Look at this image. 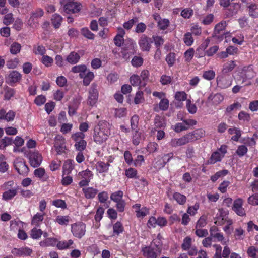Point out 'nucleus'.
<instances>
[{
	"label": "nucleus",
	"mask_w": 258,
	"mask_h": 258,
	"mask_svg": "<svg viewBox=\"0 0 258 258\" xmlns=\"http://www.w3.org/2000/svg\"><path fill=\"white\" fill-rule=\"evenodd\" d=\"M236 67L234 61L231 60L224 63L221 72V75L219 77V81L224 88H227L232 84V77L229 74Z\"/></svg>",
	"instance_id": "nucleus-1"
},
{
	"label": "nucleus",
	"mask_w": 258,
	"mask_h": 258,
	"mask_svg": "<svg viewBox=\"0 0 258 258\" xmlns=\"http://www.w3.org/2000/svg\"><path fill=\"white\" fill-rule=\"evenodd\" d=\"M110 132L106 123H99L94 129L93 139L97 144H101L106 141Z\"/></svg>",
	"instance_id": "nucleus-2"
},
{
	"label": "nucleus",
	"mask_w": 258,
	"mask_h": 258,
	"mask_svg": "<svg viewBox=\"0 0 258 258\" xmlns=\"http://www.w3.org/2000/svg\"><path fill=\"white\" fill-rule=\"evenodd\" d=\"M162 244L160 241L154 240L149 246L143 248L142 251L146 258H157L162 251Z\"/></svg>",
	"instance_id": "nucleus-3"
},
{
	"label": "nucleus",
	"mask_w": 258,
	"mask_h": 258,
	"mask_svg": "<svg viewBox=\"0 0 258 258\" xmlns=\"http://www.w3.org/2000/svg\"><path fill=\"white\" fill-rule=\"evenodd\" d=\"M60 4L63 6V11L67 14L78 13L82 8L81 4L74 0H61Z\"/></svg>",
	"instance_id": "nucleus-4"
},
{
	"label": "nucleus",
	"mask_w": 258,
	"mask_h": 258,
	"mask_svg": "<svg viewBox=\"0 0 258 258\" xmlns=\"http://www.w3.org/2000/svg\"><path fill=\"white\" fill-rule=\"evenodd\" d=\"M135 44V43L131 39H126L123 42L121 53L124 59L127 60L130 55L134 54Z\"/></svg>",
	"instance_id": "nucleus-5"
},
{
	"label": "nucleus",
	"mask_w": 258,
	"mask_h": 258,
	"mask_svg": "<svg viewBox=\"0 0 258 258\" xmlns=\"http://www.w3.org/2000/svg\"><path fill=\"white\" fill-rule=\"evenodd\" d=\"M88 97V104L93 106L97 102L98 98V86L95 83L91 84L89 91Z\"/></svg>",
	"instance_id": "nucleus-6"
},
{
	"label": "nucleus",
	"mask_w": 258,
	"mask_h": 258,
	"mask_svg": "<svg viewBox=\"0 0 258 258\" xmlns=\"http://www.w3.org/2000/svg\"><path fill=\"white\" fill-rule=\"evenodd\" d=\"M73 235L79 239L84 236L86 233V225L83 223H74L71 226Z\"/></svg>",
	"instance_id": "nucleus-7"
},
{
	"label": "nucleus",
	"mask_w": 258,
	"mask_h": 258,
	"mask_svg": "<svg viewBox=\"0 0 258 258\" xmlns=\"http://www.w3.org/2000/svg\"><path fill=\"white\" fill-rule=\"evenodd\" d=\"M30 165L34 168L39 166L42 161V157L38 151L30 152L28 154Z\"/></svg>",
	"instance_id": "nucleus-8"
},
{
	"label": "nucleus",
	"mask_w": 258,
	"mask_h": 258,
	"mask_svg": "<svg viewBox=\"0 0 258 258\" xmlns=\"http://www.w3.org/2000/svg\"><path fill=\"white\" fill-rule=\"evenodd\" d=\"M227 26L226 22L222 21L216 24L214 28L213 37L218 39H223L224 34V30Z\"/></svg>",
	"instance_id": "nucleus-9"
},
{
	"label": "nucleus",
	"mask_w": 258,
	"mask_h": 258,
	"mask_svg": "<svg viewBox=\"0 0 258 258\" xmlns=\"http://www.w3.org/2000/svg\"><path fill=\"white\" fill-rule=\"evenodd\" d=\"M152 43V39L145 35H143L139 41L140 47L144 51H149Z\"/></svg>",
	"instance_id": "nucleus-10"
},
{
	"label": "nucleus",
	"mask_w": 258,
	"mask_h": 258,
	"mask_svg": "<svg viewBox=\"0 0 258 258\" xmlns=\"http://www.w3.org/2000/svg\"><path fill=\"white\" fill-rule=\"evenodd\" d=\"M14 167L19 174L24 176H26L29 170L26 163L22 160L15 161Z\"/></svg>",
	"instance_id": "nucleus-11"
},
{
	"label": "nucleus",
	"mask_w": 258,
	"mask_h": 258,
	"mask_svg": "<svg viewBox=\"0 0 258 258\" xmlns=\"http://www.w3.org/2000/svg\"><path fill=\"white\" fill-rule=\"evenodd\" d=\"M191 142L188 134L179 139H172L170 141V145L173 147H177L184 145L188 143Z\"/></svg>",
	"instance_id": "nucleus-12"
},
{
	"label": "nucleus",
	"mask_w": 258,
	"mask_h": 258,
	"mask_svg": "<svg viewBox=\"0 0 258 258\" xmlns=\"http://www.w3.org/2000/svg\"><path fill=\"white\" fill-rule=\"evenodd\" d=\"M15 116V112L12 110H10L7 112L5 109H0V120L11 122L14 120Z\"/></svg>",
	"instance_id": "nucleus-13"
},
{
	"label": "nucleus",
	"mask_w": 258,
	"mask_h": 258,
	"mask_svg": "<svg viewBox=\"0 0 258 258\" xmlns=\"http://www.w3.org/2000/svg\"><path fill=\"white\" fill-rule=\"evenodd\" d=\"M243 200L238 198L234 201L232 207L233 210L239 216H243L245 215V211L242 207Z\"/></svg>",
	"instance_id": "nucleus-14"
},
{
	"label": "nucleus",
	"mask_w": 258,
	"mask_h": 258,
	"mask_svg": "<svg viewBox=\"0 0 258 258\" xmlns=\"http://www.w3.org/2000/svg\"><path fill=\"white\" fill-rule=\"evenodd\" d=\"M43 14L44 12L41 8H38L35 11H33L31 13L30 18L29 20V22L30 23V24H32V23L33 24L37 23V19L42 17Z\"/></svg>",
	"instance_id": "nucleus-15"
},
{
	"label": "nucleus",
	"mask_w": 258,
	"mask_h": 258,
	"mask_svg": "<svg viewBox=\"0 0 258 258\" xmlns=\"http://www.w3.org/2000/svg\"><path fill=\"white\" fill-rule=\"evenodd\" d=\"M248 15L252 18H258V5L254 3H248L247 5Z\"/></svg>",
	"instance_id": "nucleus-16"
},
{
	"label": "nucleus",
	"mask_w": 258,
	"mask_h": 258,
	"mask_svg": "<svg viewBox=\"0 0 258 258\" xmlns=\"http://www.w3.org/2000/svg\"><path fill=\"white\" fill-rule=\"evenodd\" d=\"M191 142L202 138L205 135V131L202 129H197L188 134Z\"/></svg>",
	"instance_id": "nucleus-17"
},
{
	"label": "nucleus",
	"mask_w": 258,
	"mask_h": 258,
	"mask_svg": "<svg viewBox=\"0 0 258 258\" xmlns=\"http://www.w3.org/2000/svg\"><path fill=\"white\" fill-rule=\"evenodd\" d=\"M12 253L17 256H29L32 252V250L27 247L21 248H14L12 251Z\"/></svg>",
	"instance_id": "nucleus-18"
},
{
	"label": "nucleus",
	"mask_w": 258,
	"mask_h": 258,
	"mask_svg": "<svg viewBox=\"0 0 258 258\" xmlns=\"http://www.w3.org/2000/svg\"><path fill=\"white\" fill-rule=\"evenodd\" d=\"M83 194L86 199L94 198L98 192V190L93 187H85L82 189Z\"/></svg>",
	"instance_id": "nucleus-19"
},
{
	"label": "nucleus",
	"mask_w": 258,
	"mask_h": 258,
	"mask_svg": "<svg viewBox=\"0 0 258 258\" xmlns=\"http://www.w3.org/2000/svg\"><path fill=\"white\" fill-rule=\"evenodd\" d=\"M58 242L57 239L55 238H47L45 240L40 242L39 244L41 246H57Z\"/></svg>",
	"instance_id": "nucleus-20"
},
{
	"label": "nucleus",
	"mask_w": 258,
	"mask_h": 258,
	"mask_svg": "<svg viewBox=\"0 0 258 258\" xmlns=\"http://www.w3.org/2000/svg\"><path fill=\"white\" fill-rule=\"evenodd\" d=\"M62 19V17L58 14H54L52 15L51 23L55 28L57 29L60 27Z\"/></svg>",
	"instance_id": "nucleus-21"
},
{
	"label": "nucleus",
	"mask_w": 258,
	"mask_h": 258,
	"mask_svg": "<svg viewBox=\"0 0 258 258\" xmlns=\"http://www.w3.org/2000/svg\"><path fill=\"white\" fill-rule=\"evenodd\" d=\"M223 157V155H221L218 151L214 152L208 160V163L210 164H214L217 162L220 161Z\"/></svg>",
	"instance_id": "nucleus-22"
},
{
	"label": "nucleus",
	"mask_w": 258,
	"mask_h": 258,
	"mask_svg": "<svg viewBox=\"0 0 258 258\" xmlns=\"http://www.w3.org/2000/svg\"><path fill=\"white\" fill-rule=\"evenodd\" d=\"M80 58V55L74 51L71 52L67 56L66 60L72 64L77 63Z\"/></svg>",
	"instance_id": "nucleus-23"
},
{
	"label": "nucleus",
	"mask_w": 258,
	"mask_h": 258,
	"mask_svg": "<svg viewBox=\"0 0 258 258\" xmlns=\"http://www.w3.org/2000/svg\"><path fill=\"white\" fill-rule=\"evenodd\" d=\"M21 74L17 71H12L8 76V79L11 83L18 82L21 79Z\"/></svg>",
	"instance_id": "nucleus-24"
},
{
	"label": "nucleus",
	"mask_w": 258,
	"mask_h": 258,
	"mask_svg": "<svg viewBox=\"0 0 258 258\" xmlns=\"http://www.w3.org/2000/svg\"><path fill=\"white\" fill-rule=\"evenodd\" d=\"M87 71V67L85 65H77L72 68V72L74 73H80L79 76L82 78L85 75V72Z\"/></svg>",
	"instance_id": "nucleus-25"
},
{
	"label": "nucleus",
	"mask_w": 258,
	"mask_h": 258,
	"mask_svg": "<svg viewBox=\"0 0 258 258\" xmlns=\"http://www.w3.org/2000/svg\"><path fill=\"white\" fill-rule=\"evenodd\" d=\"M110 165L102 161H99L96 164V169L99 173L107 172Z\"/></svg>",
	"instance_id": "nucleus-26"
},
{
	"label": "nucleus",
	"mask_w": 258,
	"mask_h": 258,
	"mask_svg": "<svg viewBox=\"0 0 258 258\" xmlns=\"http://www.w3.org/2000/svg\"><path fill=\"white\" fill-rule=\"evenodd\" d=\"M165 126V123L163 118L157 115L154 119V127L153 129L157 131L159 128H164Z\"/></svg>",
	"instance_id": "nucleus-27"
},
{
	"label": "nucleus",
	"mask_w": 258,
	"mask_h": 258,
	"mask_svg": "<svg viewBox=\"0 0 258 258\" xmlns=\"http://www.w3.org/2000/svg\"><path fill=\"white\" fill-rule=\"evenodd\" d=\"M130 82L133 86H137L140 85V87H144L145 83L142 82L140 77L137 75H133L130 77Z\"/></svg>",
	"instance_id": "nucleus-28"
},
{
	"label": "nucleus",
	"mask_w": 258,
	"mask_h": 258,
	"mask_svg": "<svg viewBox=\"0 0 258 258\" xmlns=\"http://www.w3.org/2000/svg\"><path fill=\"white\" fill-rule=\"evenodd\" d=\"M17 194V189H10L5 191L3 194V199L6 201L11 200Z\"/></svg>",
	"instance_id": "nucleus-29"
},
{
	"label": "nucleus",
	"mask_w": 258,
	"mask_h": 258,
	"mask_svg": "<svg viewBox=\"0 0 258 258\" xmlns=\"http://www.w3.org/2000/svg\"><path fill=\"white\" fill-rule=\"evenodd\" d=\"M224 99L223 96L219 93H217L214 95H210L208 98L209 101H212L213 104L217 105L220 104Z\"/></svg>",
	"instance_id": "nucleus-30"
},
{
	"label": "nucleus",
	"mask_w": 258,
	"mask_h": 258,
	"mask_svg": "<svg viewBox=\"0 0 258 258\" xmlns=\"http://www.w3.org/2000/svg\"><path fill=\"white\" fill-rule=\"evenodd\" d=\"M73 244V241L70 239L68 241H58L57 243V248L59 250H63L68 248Z\"/></svg>",
	"instance_id": "nucleus-31"
},
{
	"label": "nucleus",
	"mask_w": 258,
	"mask_h": 258,
	"mask_svg": "<svg viewBox=\"0 0 258 258\" xmlns=\"http://www.w3.org/2000/svg\"><path fill=\"white\" fill-rule=\"evenodd\" d=\"M73 169V166L71 160H67L63 166V175H68Z\"/></svg>",
	"instance_id": "nucleus-32"
},
{
	"label": "nucleus",
	"mask_w": 258,
	"mask_h": 258,
	"mask_svg": "<svg viewBox=\"0 0 258 258\" xmlns=\"http://www.w3.org/2000/svg\"><path fill=\"white\" fill-rule=\"evenodd\" d=\"M228 133L230 134H235L234 136H232L231 139L234 141H238L239 138L241 135V131L236 127L232 128H229L228 130Z\"/></svg>",
	"instance_id": "nucleus-33"
},
{
	"label": "nucleus",
	"mask_w": 258,
	"mask_h": 258,
	"mask_svg": "<svg viewBox=\"0 0 258 258\" xmlns=\"http://www.w3.org/2000/svg\"><path fill=\"white\" fill-rule=\"evenodd\" d=\"M173 199L180 205H184L186 201V197L179 192H175L173 195Z\"/></svg>",
	"instance_id": "nucleus-34"
},
{
	"label": "nucleus",
	"mask_w": 258,
	"mask_h": 258,
	"mask_svg": "<svg viewBox=\"0 0 258 258\" xmlns=\"http://www.w3.org/2000/svg\"><path fill=\"white\" fill-rule=\"evenodd\" d=\"M70 221V218L68 216H57L55 222L61 225H67Z\"/></svg>",
	"instance_id": "nucleus-35"
},
{
	"label": "nucleus",
	"mask_w": 258,
	"mask_h": 258,
	"mask_svg": "<svg viewBox=\"0 0 258 258\" xmlns=\"http://www.w3.org/2000/svg\"><path fill=\"white\" fill-rule=\"evenodd\" d=\"M81 33L84 37L88 39L93 40L94 39V34L87 27L82 28L81 29Z\"/></svg>",
	"instance_id": "nucleus-36"
},
{
	"label": "nucleus",
	"mask_w": 258,
	"mask_h": 258,
	"mask_svg": "<svg viewBox=\"0 0 258 258\" xmlns=\"http://www.w3.org/2000/svg\"><path fill=\"white\" fill-rule=\"evenodd\" d=\"M123 192L121 190H118L117 191L112 193L110 195V199L111 200L115 202H119L123 200L122 197Z\"/></svg>",
	"instance_id": "nucleus-37"
},
{
	"label": "nucleus",
	"mask_w": 258,
	"mask_h": 258,
	"mask_svg": "<svg viewBox=\"0 0 258 258\" xmlns=\"http://www.w3.org/2000/svg\"><path fill=\"white\" fill-rule=\"evenodd\" d=\"M94 74L93 72L88 71L86 73L85 72V75L83 78V84L85 86L88 85L90 82L93 80L94 78Z\"/></svg>",
	"instance_id": "nucleus-38"
},
{
	"label": "nucleus",
	"mask_w": 258,
	"mask_h": 258,
	"mask_svg": "<svg viewBox=\"0 0 258 258\" xmlns=\"http://www.w3.org/2000/svg\"><path fill=\"white\" fill-rule=\"evenodd\" d=\"M54 148L57 153L59 154H61L64 152L66 149L63 140H62V142L60 143L56 140L54 144Z\"/></svg>",
	"instance_id": "nucleus-39"
},
{
	"label": "nucleus",
	"mask_w": 258,
	"mask_h": 258,
	"mask_svg": "<svg viewBox=\"0 0 258 258\" xmlns=\"http://www.w3.org/2000/svg\"><path fill=\"white\" fill-rule=\"evenodd\" d=\"M43 234V231L36 228H33L30 232V236L33 239H38Z\"/></svg>",
	"instance_id": "nucleus-40"
},
{
	"label": "nucleus",
	"mask_w": 258,
	"mask_h": 258,
	"mask_svg": "<svg viewBox=\"0 0 258 258\" xmlns=\"http://www.w3.org/2000/svg\"><path fill=\"white\" fill-rule=\"evenodd\" d=\"M34 174L36 177L40 179H42L43 181H45L47 179V178H44L45 174V171L43 168H38L35 169L34 172Z\"/></svg>",
	"instance_id": "nucleus-41"
},
{
	"label": "nucleus",
	"mask_w": 258,
	"mask_h": 258,
	"mask_svg": "<svg viewBox=\"0 0 258 258\" xmlns=\"http://www.w3.org/2000/svg\"><path fill=\"white\" fill-rule=\"evenodd\" d=\"M217 229L216 227H213L211 228L210 235L213 237L216 238L219 241H222L223 239V236L220 233L216 232Z\"/></svg>",
	"instance_id": "nucleus-42"
},
{
	"label": "nucleus",
	"mask_w": 258,
	"mask_h": 258,
	"mask_svg": "<svg viewBox=\"0 0 258 258\" xmlns=\"http://www.w3.org/2000/svg\"><path fill=\"white\" fill-rule=\"evenodd\" d=\"M44 219V215L37 213L33 217L32 220V224L36 226H39V223L43 221Z\"/></svg>",
	"instance_id": "nucleus-43"
},
{
	"label": "nucleus",
	"mask_w": 258,
	"mask_h": 258,
	"mask_svg": "<svg viewBox=\"0 0 258 258\" xmlns=\"http://www.w3.org/2000/svg\"><path fill=\"white\" fill-rule=\"evenodd\" d=\"M113 233L118 235L123 231V227L121 222L117 221L113 226Z\"/></svg>",
	"instance_id": "nucleus-44"
},
{
	"label": "nucleus",
	"mask_w": 258,
	"mask_h": 258,
	"mask_svg": "<svg viewBox=\"0 0 258 258\" xmlns=\"http://www.w3.org/2000/svg\"><path fill=\"white\" fill-rule=\"evenodd\" d=\"M21 49V45L17 42L13 43L10 47V52L12 54H17Z\"/></svg>",
	"instance_id": "nucleus-45"
},
{
	"label": "nucleus",
	"mask_w": 258,
	"mask_h": 258,
	"mask_svg": "<svg viewBox=\"0 0 258 258\" xmlns=\"http://www.w3.org/2000/svg\"><path fill=\"white\" fill-rule=\"evenodd\" d=\"M139 116L135 115L132 116L131 119V126L132 130L135 131L136 133H138L137 131L139 122Z\"/></svg>",
	"instance_id": "nucleus-46"
},
{
	"label": "nucleus",
	"mask_w": 258,
	"mask_h": 258,
	"mask_svg": "<svg viewBox=\"0 0 258 258\" xmlns=\"http://www.w3.org/2000/svg\"><path fill=\"white\" fill-rule=\"evenodd\" d=\"M169 21L167 19L159 20L158 21V26L161 30H165L167 28L169 25Z\"/></svg>",
	"instance_id": "nucleus-47"
},
{
	"label": "nucleus",
	"mask_w": 258,
	"mask_h": 258,
	"mask_svg": "<svg viewBox=\"0 0 258 258\" xmlns=\"http://www.w3.org/2000/svg\"><path fill=\"white\" fill-rule=\"evenodd\" d=\"M79 176L83 179L91 180L93 177V174L91 171L87 169L80 172L79 173Z\"/></svg>",
	"instance_id": "nucleus-48"
},
{
	"label": "nucleus",
	"mask_w": 258,
	"mask_h": 258,
	"mask_svg": "<svg viewBox=\"0 0 258 258\" xmlns=\"http://www.w3.org/2000/svg\"><path fill=\"white\" fill-rule=\"evenodd\" d=\"M86 145L87 143L85 140H81V141L76 142L75 147L78 151L81 152L85 149Z\"/></svg>",
	"instance_id": "nucleus-49"
},
{
	"label": "nucleus",
	"mask_w": 258,
	"mask_h": 258,
	"mask_svg": "<svg viewBox=\"0 0 258 258\" xmlns=\"http://www.w3.org/2000/svg\"><path fill=\"white\" fill-rule=\"evenodd\" d=\"M132 64L135 67H139L142 65L143 59L142 57L135 56L132 60Z\"/></svg>",
	"instance_id": "nucleus-50"
},
{
	"label": "nucleus",
	"mask_w": 258,
	"mask_h": 258,
	"mask_svg": "<svg viewBox=\"0 0 258 258\" xmlns=\"http://www.w3.org/2000/svg\"><path fill=\"white\" fill-rule=\"evenodd\" d=\"M127 114V110L125 108H120L116 109L115 110V115L118 118L125 117Z\"/></svg>",
	"instance_id": "nucleus-51"
},
{
	"label": "nucleus",
	"mask_w": 258,
	"mask_h": 258,
	"mask_svg": "<svg viewBox=\"0 0 258 258\" xmlns=\"http://www.w3.org/2000/svg\"><path fill=\"white\" fill-rule=\"evenodd\" d=\"M238 117L240 120L243 121L248 122L250 119V116L249 114L244 111H240L238 114Z\"/></svg>",
	"instance_id": "nucleus-52"
},
{
	"label": "nucleus",
	"mask_w": 258,
	"mask_h": 258,
	"mask_svg": "<svg viewBox=\"0 0 258 258\" xmlns=\"http://www.w3.org/2000/svg\"><path fill=\"white\" fill-rule=\"evenodd\" d=\"M14 19L13 17V14L8 13L5 15L3 19V23L6 25H9L14 22Z\"/></svg>",
	"instance_id": "nucleus-53"
},
{
	"label": "nucleus",
	"mask_w": 258,
	"mask_h": 258,
	"mask_svg": "<svg viewBox=\"0 0 258 258\" xmlns=\"http://www.w3.org/2000/svg\"><path fill=\"white\" fill-rule=\"evenodd\" d=\"M215 73L213 70L205 71L203 74V77L208 80H211L214 78Z\"/></svg>",
	"instance_id": "nucleus-54"
},
{
	"label": "nucleus",
	"mask_w": 258,
	"mask_h": 258,
	"mask_svg": "<svg viewBox=\"0 0 258 258\" xmlns=\"http://www.w3.org/2000/svg\"><path fill=\"white\" fill-rule=\"evenodd\" d=\"M191 245V239L189 237H186L184 240L183 242L181 245L182 248L186 250L189 249Z\"/></svg>",
	"instance_id": "nucleus-55"
},
{
	"label": "nucleus",
	"mask_w": 258,
	"mask_h": 258,
	"mask_svg": "<svg viewBox=\"0 0 258 258\" xmlns=\"http://www.w3.org/2000/svg\"><path fill=\"white\" fill-rule=\"evenodd\" d=\"M247 148L245 145L239 146L236 153L239 157L243 156L247 152Z\"/></svg>",
	"instance_id": "nucleus-56"
},
{
	"label": "nucleus",
	"mask_w": 258,
	"mask_h": 258,
	"mask_svg": "<svg viewBox=\"0 0 258 258\" xmlns=\"http://www.w3.org/2000/svg\"><path fill=\"white\" fill-rule=\"evenodd\" d=\"M41 61L46 67H49L53 62V59L48 55H43L42 57Z\"/></svg>",
	"instance_id": "nucleus-57"
},
{
	"label": "nucleus",
	"mask_w": 258,
	"mask_h": 258,
	"mask_svg": "<svg viewBox=\"0 0 258 258\" xmlns=\"http://www.w3.org/2000/svg\"><path fill=\"white\" fill-rule=\"evenodd\" d=\"M143 93L142 91H139L136 94L134 98V102L136 104L141 103L144 101Z\"/></svg>",
	"instance_id": "nucleus-58"
},
{
	"label": "nucleus",
	"mask_w": 258,
	"mask_h": 258,
	"mask_svg": "<svg viewBox=\"0 0 258 258\" xmlns=\"http://www.w3.org/2000/svg\"><path fill=\"white\" fill-rule=\"evenodd\" d=\"M199 208V204L198 203L195 204L192 206H189L187 210V214H190L191 216L195 215L197 212V210Z\"/></svg>",
	"instance_id": "nucleus-59"
},
{
	"label": "nucleus",
	"mask_w": 258,
	"mask_h": 258,
	"mask_svg": "<svg viewBox=\"0 0 258 258\" xmlns=\"http://www.w3.org/2000/svg\"><path fill=\"white\" fill-rule=\"evenodd\" d=\"M159 108L161 110L166 111L169 107V101L167 99H162L159 104Z\"/></svg>",
	"instance_id": "nucleus-60"
},
{
	"label": "nucleus",
	"mask_w": 258,
	"mask_h": 258,
	"mask_svg": "<svg viewBox=\"0 0 258 258\" xmlns=\"http://www.w3.org/2000/svg\"><path fill=\"white\" fill-rule=\"evenodd\" d=\"M175 99L179 101H183L186 99L187 94L184 91L177 92L175 95Z\"/></svg>",
	"instance_id": "nucleus-61"
},
{
	"label": "nucleus",
	"mask_w": 258,
	"mask_h": 258,
	"mask_svg": "<svg viewBox=\"0 0 258 258\" xmlns=\"http://www.w3.org/2000/svg\"><path fill=\"white\" fill-rule=\"evenodd\" d=\"M183 39L184 43L187 46H190L193 43L194 39L192 37L191 33H190L188 32L186 33Z\"/></svg>",
	"instance_id": "nucleus-62"
},
{
	"label": "nucleus",
	"mask_w": 258,
	"mask_h": 258,
	"mask_svg": "<svg viewBox=\"0 0 258 258\" xmlns=\"http://www.w3.org/2000/svg\"><path fill=\"white\" fill-rule=\"evenodd\" d=\"M137 174V171L133 168H130L125 170V175L130 178H136Z\"/></svg>",
	"instance_id": "nucleus-63"
},
{
	"label": "nucleus",
	"mask_w": 258,
	"mask_h": 258,
	"mask_svg": "<svg viewBox=\"0 0 258 258\" xmlns=\"http://www.w3.org/2000/svg\"><path fill=\"white\" fill-rule=\"evenodd\" d=\"M248 203L251 205H258V194H256L250 196L248 198Z\"/></svg>",
	"instance_id": "nucleus-64"
}]
</instances>
